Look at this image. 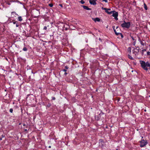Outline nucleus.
Listing matches in <instances>:
<instances>
[{
	"label": "nucleus",
	"instance_id": "12",
	"mask_svg": "<svg viewBox=\"0 0 150 150\" xmlns=\"http://www.w3.org/2000/svg\"><path fill=\"white\" fill-rule=\"evenodd\" d=\"M82 7H83V8L85 9H86V10H91V9L90 8H88V7L87 6H82Z\"/></svg>",
	"mask_w": 150,
	"mask_h": 150
},
{
	"label": "nucleus",
	"instance_id": "46",
	"mask_svg": "<svg viewBox=\"0 0 150 150\" xmlns=\"http://www.w3.org/2000/svg\"><path fill=\"white\" fill-rule=\"evenodd\" d=\"M2 136V137H4V135L3 134H2V136Z\"/></svg>",
	"mask_w": 150,
	"mask_h": 150
},
{
	"label": "nucleus",
	"instance_id": "48",
	"mask_svg": "<svg viewBox=\"0 0 150 150\" xmlns=\"http://www.w3.org/2000/svg\"><path fill=\"white\" fill-rule=\"evenodd\" d=\"M2 140V137H0V141H1Z\"/></svg>",
	"mask_w": 150,
	"mask_h": 150
},
{
	"label": "nucleus",
	"instance_id": "55",
	"mask_svg": "<svg viewBox=\"0 0 150 150\" xmlns=\"http://www.w3.org/2000/svg\"><path fill=\"white\" fill-rule=\"evenodd\" d=\"M23 125L24 126H25V125H26L24 124H23Z\"/></svg>",
	"mask_w": 150,
	"mask_h": 150
},
{
	"label": "nucleus",
	"instance_id": "53",
	"mask_svg": "<svg viewBox=\"0 0 150 150\" xmlns=\"http://www.w3.org/2000/svg\"><path fill=\"white\" fill-rule=\"evenodd\" d=\"M63 28H64V27H64V26H65V25H64V24H63Z\"/></svg>",
	"mask_w": 150,
	"mask_h": 150
},
{
	"label": "nucleus",
	"instance_id": "3",
	"mask_svg": "<svg viewBox=\"0 0 150 150\" xmlns=\"http://www.w3.org/2000/svg\"><path fill=\"white\" fill-rule=\"evenodd\" d=\"M140 63L142 67L145 70L147 71L148 68L146 67V62L144 61H140Z\"/></svg>",
	"mask_w": 150,
	"mask_h": 150
},
{
	"label": "nucleus",
	"instance_id": "15",
	"mask_svg": "<svg viewBox=\"0 0 150 150\" xmlns=\"http://www.w3.org/2000/svg\"><path fill=\"white\" fill-rule=\"evenodd\" d=\"M8 21L9 22V23H12L13 22V20H12V19L10 17L8 18Z\"/></svg>",
	"mask_w": 150,
	"mask_h": 150
},
{
	"label": "nucleus",
	"instance_id": "22",
	"mask_svg": "<svg viewBox=\"0 0 150 150\" xmlns=\"http://www.w3.org/2000/svg\"><path fill=\"white\" fill-rule=\"evenodd\" d=\"M80 2L82 4H84L85 3V2L83 1V0H81V1H80Z\"/></svg>",
	"mask_w": 150,
	"mask_h": 150
},
{
	"label": "nucleus",
	"instance_id": "35",
	"mask_svg": "<svg viewBox=\"0 0 150 150\" xmlns=\"http://www.w3.org/2000/svg\"><path fill=\"white\" fill-rule=\"evenodd\" d=\"M136 49L137 50L139 51V47H137L136 48Z\"/></svg>",
	"mask_w": 150,
	"mask_h": 150
},
{
	"label": "nucleus",
	"instance_id": "20",
	"mask_svg": "<svg viewBox=\"0 0 150 150\" xmlns=\"http://www.w3.org/2000/svg\"><path fill=\"white\" fill-rule=\"evenodd\" d=\"M13 24H15L16 23V22H17V21H16L15 20H13Z\"/></svg>",
	"mask_w": 150,
	"mask_h": 150
},
{
	"label": "nucleus",
	"instance_id": "57",
	"mask_svg": "<svg viewBox=\"0 0 150 150\" xmlns=\"http://www.w3.org/2000/svg\"><path fill=\"white\" fill-rule=\"evenodd\" d=\"M96 91H98V89H96Z\"/></svg>",
	"mask_w": 150,
	"mask_h": 150
},
{
	"label": "nucleus",
	"instance_id": "51",
	"mask_svg": "<svg viewBox=\"0 0 150 150\" xmlns=\"http://www.w3.org/2000/svg\"><path fill=\"white\" fill-rule=\"evenodd\" d=\"M105 128H108V126L107 125L105 127Z\"/></svg>",
	"mask_w": 150,
	"mask_h": 150
},
{
	"label": "nucleus",
	"instance_id": "26",
	"mask_svg": "<svg viewBox=\"0 0 150 150\" xmlns=\"http://www.w3.org/2000/svg\"><path fill=\"white\" fill-rule=\"evenodd\" d=\"M140 43L143 46L144 45V43L142 41H140Z\"/></svg>",
	"mask_w": 150,
	"mask_h": 150
},
{
	"label": "nucleus",
	"instance_id": "31",
	"mask_svg": "<svg viewBox=\"0 0 150 150\" xmlns=\"http://www.w3.org/2000/svg\"><path fill=\"white\" fill-rule=\"evenodd\" d=\"M47 29V27L46 26H45L44 27V28H43V29L45 30H46Z\"/></svg>",
	"mask_w": 150,
	"mask_h": 150
},
{
	"label": "nucleus",
	"instance_id": "60",
	"mask_svg": "<svg viewBox=\"0 0 150 150\" xmlns=\"http://www.w3.org/2000/svg\"><path fill=\"white\" fill-rule=\"evenodd\" d=\"M149 46L150 47V44L149 45Z\"/></svg>",
	"mask_w": 150,
	"mask_h": 150
},
{
	"label": "nucleus",
	"instance_id": "23",
	"mask_svg": "<svg viewBox=\"0 0 150 150\" xmlns=\"http://www.w3.org/2000/svg\"><path fill=\"white\" fill-rule=\"evenodd\" d=\"M99 114H100V115L101 116L102 115H104V113L102 112V111H101L100 112V113H99Z\"/></svg>",
	"mask_w": 150,
	"mask_h": 150
},
{
	"label": "nucleus",
	"instance_id": "18",
	"mask_svg": "<svg viewBox=\"0 0 150 150\" xmlns=\"http://www.w3.org/2000/svg\"><path fill=\"white\" fill-rule=\"evenodd\" d=\"M51 106V104L49 103L46 106V107L48 108H50Z\"/></svg>",
	"mask_w": 150,
	"mask_h": 150
},
{
	"label": "nucleus",
	"instance_id": "17",
	"mask_svg": "<svg viewBox=\"0 0 150 150\" xmlns=\"http://www.w3.org/2000/svg\"><path fill=\"white\" fill-rule=\"evenodd\" d=\"M28 49L26 47H24L23 49V50L24 51H26Z\"/></svg>",
	"mask_w": 150,
	"mask_h": 150
},
{
	"label": "nucleus",
	"instance_id": "58",
	"mask_svg": "<svg viewBox=\"0 0 150 150\" xmlns=\"http://www.w3.org/2000/svg\"><path fill=\"white\" fill-rule=\"evenodd\" d=\"M144 111H146V110H145Z\"/></svg>",
	"mask_w": 150,
	"mask_h": 150
},
{
	"label": "nucleus",
	"instance_id": "16",
	"mask_svg": "<svg viewBox=\"0 0 150 150\" xmlns=\"http://www.w3.org/2000/svg\"><path fill=\"white\" fill-rule=\"evenodd\" d=\"M128 58L131 60H134V59L130 55H128Z\"/></svg>",
	"mask_w": 150,
	"mask_h": 150
},
{
	"label": "nucleus",
	"instance_id": "61",
	"mask_svg": "<svg viewBox=\"0 0 150 150\" xmlns=\"http://www.w3.org/2000/svg\"><path fill=\"white\" fill-rule=\"evenodd\" d=\"M149 50H150V49H149Z\"/></svg>",
	"mask_w": 150,
	"mask_h": 150
},
{
	"label": "nucleus",
	"instance_id": "56",
	"mask_svg": "<svg viewBox=\"0 0 150 150\" xmlns=\"http://www.w3.org/2000/svg\"><path fill=\"white\" fill-rule=\"evenodd\" d=\"M144 54V52H143L142 51V54Z\"/></svg>",
	"mask_w": 150,
	"mask_h": 150
},
{
	"label": "nucleus",
	"instance_id": "24",
	"mask_svg": "<svg viewBox=\"0 0 150 150\" xmlns=\"http://www.w3.org/2000/svg\"><path fill=\"white\" fill-rule=\"evenodd\" d=\"M114 32H115V34L116 35H118V33H117L116 30H115Z\"/></svg>",
	"mask_w": 150,
	"mask_h": 150
},
{
	"label": "nucleus",
	"instance_id": "39",
	"mask_svg": "<svg viewBox=\"0 0 150 150\" xmlns=\"http://www.w3.org/2000/svg\"><path fill=\"white\" fill-rule=\"evenodd\" d=\"M115 19L116 20H118V18H117V17H115Z\"/></svg>",
	"mask_w": 150,
	"mask_h": 150
},
{
	"label": "nucleus",
	"instance_id": "2",
	"mask_svg": "<svg viewBox=\"0 0 150 150\" xmlns=\"http://www.w3.org/2000/svg\"><path fill=\"white\" fill-rule=\"evenodd\" d=\"M130 25V22H126L125 21H124L123 23L121 24V26L123 28H129Z\"/></svg>",
	"mask_w": 150,
	"mask_h": 150
},
{
	"label": "nucleus",
	"instance_id": "13",
	"mask_svg": "<svg viewBox=\"0 0 150 150\" xmlns=\"http://www.w3.org/2000/svg\"><path fill=\"white\" fill-rule=\"evenodd\" d=\"M18 20L19 21H21L23 20V19L21 16H19L18 17Z\"/></svg>",
	"mask_w": 150,
	"mask_h": 150
},
{
	"label": "nucleus",
	"instance_id": "5",
	"mask_svg": "<svg viewBox=\"0 0 150 150\" xmlns=\"http://www.w3.org/2000/svg\"><path fill=\"white\" fill-rule=\"evenodd\" d=\"M101 119V115H100L99 114L98 115L95 116V119L97 121Z\"/></svg>",
	"mask_w": 150,
	"mask_h": 150
},
{
	"label": "nucleus",
	"instance_id": "25",
	"mask_svg": "<svg viewBox=\"0 0 150 150\" xmlns=\"http://www.w3.org/2000/svg\"><path fill=\"white\" fill-rule=\"evenodd\" d=\"M9 111L11 113H12L13 112V109L12 108H11L9 110Z\"/></svg>",
	"mask_w": 150,
	"mask_h": 150
},
{
	"label": "nucleus",
	"instance_id": "10",
	"mask_svg": "<svg viewBox=\"0 0 150 150\" xmlns=\"http://www.w3.org/2000/svg\"><path fill=\"white\" fill-rule=\"evenodd\" d=\"M14 15H16L17 16H19L15 12H11V18H14Z\"/></svg>",
	"mask_w": 150,
	"mask_h": 150
},
{
	"label": "nucleus",
	"instance_id": "36",
	"mask_svg": "<svg viewBox=\"0 0 150 150\" xmlns=\"http://www.w3.org/2000/svg\"><path fill=\"white\" fill-rule=\"evenodd\" d=\"M19 25L17 23H16V27H19Z\"/></svg>",
	"mask_w": 150,
	"mask_h": 150
},
{
	"label": "nucleus",
	"instance_id": "28",
	"mask_svg": "<svg viewBox=\"0 0 150 150\" xmlns=\"http://www.w3.org/2000/svg\"><path fill=\"white\" fill-rule=\"evenodd\" d=\"M115 26H112V28L114 31V32L115 31V30H116L115 29Z\"/></svg>",
	"mask_w": 150,
	"mask_h": 150
},
{
	"label": "nucleus",
	"instance_id": "49",
	"mask_svg": "<svg viewBox=\"0 0 150 150\" xmlns=\"http://www.w3.org/2000/svg\"><path fill=\"white\" fill-rule=\"evenodd\" d=\"M135 51H134V50L133 51V53L134 54L135 52Z\"/></svg>",
	"mask_w": 150,
	"mask_h": 150
},
{
	"label": "nucleus",
	"instance_id": "29",
	"mask_svg": "<svg viewBox=\"0 0 150 150\" xmlns=\"http://www.w3.org/2000/svg\"><path fill=\"white\" fill-rule=\"evenodd\" d=\"M65 68L67 70V69H68L69 67L67 66H66L65 67Z\"/></svg>",
	"mask_w": 150,
	"mask_h": 150
},
{
	"label": "nucleus",
	"instance_id": "43",
	"mask_svg": "<svg viewBox=\"0 0 150 150\" xmlns=\"http://www.w3.org/2000/svg\"><path fill=\"white\" fill-rule=\"evenodd\" d=\"M67 72H65V73H64V75L66 76L67 75Z\"/></svg>",
	"mask_w": 150,
	"mask_h": 150
},
{
	"label": "nucleus",
	"instance_id": "30",
	"mask_svg": "<svg viewBox=\"0 0 150 150\" xmlns=\"http://www.w3.org/2000/svg\"><path fill=\"white\" fill-rule=\"evenodd\" d=\"M55 98L54 97H52V99L53 100H54L55 99Z\"/></svg>",
	"mask_w": 150,
	"mask_h": 150
},
{
	"label": "nucleus",
	"instance_id": "34",
	"mask_svg": "<svg viewBox=\"0 0 150 150\" xmlns=\"http://www.w3.org/2000/svg\"><path fill=\"white\" fill-rule=\"evenodd\" d=\"M120 35L121 36V38H122L124 37L123 35L122 34V33Z\"/></svg>",
	"mask_w": 150,
	"mask_h": 150
},
{
	"label": "nucleus",
	"instance_id": "45",
	"mask_svg": "<svg viewBox=\"0 0 150 150\" xmlns=\"http://www.w3.org/2000/svg\"><path fill=\"white\" fill-rule=\"evenodd\" d=\"M122 33H118V35H120Z\"/></svg>",
	"mask_w": 150,
	"mask_h": 150
},
{
	"label": "nucleus",
	"instance_id": "11",
	"mask_svg": "<svg viewBox=\"0 0 150 150\" xmlns=\"http://www.w3.org/2000/svg\"><path fill=\"white\" fill-rule=\"evenodd\" d=\"M92 19L95 22H96V21L99 22L100 21V19L98 18H93Z\"/></svg>",
	"mask_w": 150,
	"mask_h": 150
},
{
	"label": "nucleus",
	"instance_id": "27",
	"mask_svg": "<svg viewBox=\"0 0 150 150\" xmlns=\"http://www.w3.org/2000/svg\"><path fill=\"white\" fill-rule=\"evenodd\" d=\"M131 38H132V40H133V41H135L136 40H135V39H134V38L133 37V36H131Z\"/></svg>",
	"mask_w": 150,
	"mask_h": 150
},
{
	"label": "nucleus",
	"instance_id": "42",
	"mask_svg": "<svg viewBox=\"0 0 150 150\" xmlns=\"http://www.w3.org/2000/svg\"><path fill=\"white\" fill-rule=\"evenodd\" d=\"M99 40L101 42H102V40L100 38H99Z\"/></svg>",
	"mask_w": 150,
	"mask_h": 150
},
{
	"label": "nucleus",
	"instance_id": "7",
	"mask_svg": "<svg viewBox=\"0 0 150 150\" xmlns=\"http://www.w3.org/2000/svg\"><path fill=\"white\" fill-rule=\"evenodd\" d=\"M99 145L102 147L104 145V142L103 140L100 139L99 140Z\"/></svg>",
	"mask_w": 150,
	"mask_h": 150
},
{
	"label": "nucleus",
	"instance_id": "40",
	"mask_svg": "<svg viewBox=\"0 0 150 150\" xmlns=\"http://www.w3.org/2000/svg\"><path fill=\"white\" fill-rule=\"evenodd\" d=\"M146 49H144L143 50H142V51L143 52H144V51H146Z\"/></svg>",
	"mask_w": 150,
	"mask_h": 150
},
{
	"label": "nucleus",
	"instance_id": "50",
	"mask_svg": "<svg viewBox=\"0 0 150 150\" xmlns=\"http://www.w3.org/2000/svg\"><path fill=\"white\" fill-rule=\"evenodd\" d=\"M107 9H108V10L110 11V10H111V9L110 8H108V9L107 8Z\"/></svg>",
	"mask_w": 150,
	"mask_h": 150
},
{
	"label": "nucleus",
	"instance_id": "14",
	"mask_svg": "<svg viewBox=\"0 0 150 150\" xmlns=\"http://www.w3.org/2000/svg\"><path fill=\"white\" fill-rule=\"evenodd\" d=\"M144 9H145V10H147L148 9V8H147V5L145 3H144Z\"/></svg>",
	"mask_w": 150,
	"mask_h": 150
},
{
	"label": "nucleus",
	"instance_id": "47",
	"mask_svg": "<svg viewBox=\"0 0 150 150\" xmlns=\"http://www.w3.org/2000/svg\"><path fill=\"white\" fill-rule=\"evenodd\" d=\"M24 130L25 131H27V130L26 129H24Z\"/></svg>",
	"mask_w": 150,
	"mask_h": 150
},
{
	"label": "nucleus",
	"instance_id": "41",
	"mask_svg": "<svg viewBox=\"0 0 150 150\" xmlns=\"http://www.w3.org/2000/svg\"><path fill=\"white\" fill-rule=\"evenodd\" d=\"M59 5L60 6H61V7H63V6H62V4H59Z\"/></svg>",
	"mask_w": 150,
	"mask_h": 150
},
{
	"label": "nucleus",
	"instance_id": "38",
	"mask_svg": "<svg viewBox=\"0 0 150 150\" xmlns=\"http://www.w3.org/2000/svg\"><path fill=\"white\" fill-rule=\"evenodd\" d=\"M63 71H64L65 72H67V70L66 69H64L63 70Z\"/></svg>",
	"mask_w": 150,
	"mask_h": 150
},
{
	"label": "nucleus",
	"instance_id": "8",
	"mask_svg": "<svg viewBox=\"0 0 150 150\" xmlns=\"http://www.w3.org/2000/svg\"><path fill=\"white\" fill-rule=\"evenodd\" d=\"M114 11L112 13H113L112 16L114 17H117L118 16V12H116L115 11Z\"/></svg>",
	"mask_w": 150,
	"mask_h": 150
},
{
	"label": "nucleus",
	"instance_id": "4",
	"mask_svg": "<svg viewBox=\"0 0 150 150\" xmlns=\"http://www.w3.org/2000/svg\"><path fill=\"white\" fill-rule=\"evenodd\" d=\"M101 8L102 9L104 10L105 11V12L107 13L108 14H111L114 11H108V9L107 8H104L103 7H102Z\"/></svg>",
	"mask_w": 150,
	"mask_h": 150
},
{
	"label": "nucleus",
	"instance_id": "19",
	"mask_svg": "<svg viewBox=\"0 0 150 150\" xmlns=\"http://www.w3.org/2000/svg\"><path fill=\"white\" fill-rule=\"evenodd\" d=\"M128 51L130 53L131 52V48L130 47H129L128 48Z\"/></svg>",
	"mask_w": 150,
	"mask_h": 150
},
{
	"label": "nucleus",
	"instance_id": "54",
	"mask_svg": "<svg viewBox=\"0 0 150 150\" xmlns=\"http://www.w3.org/2000/svg\"><path fill=\"white\" fill-rule=\"evenodd\" d=\"M143 137L142 136V139H143Z\"/></svg>",
	"mask_w": 150,
	"mask_h": 150
},
{
	"label": "nucleus",
	"instance_id": "6",
	"mask_svg": "<svg viewBox=\"0 0 150 150\" xmlns=\"http://www.w3.org/2000/svg\"><path fill=\"white\" fill-rule=\"evenodd\" d=\"M97 0H89V3L93 5H96V1Z\"/></svg>",
	"mask_w": 150,
	"mask_h": 150
},
{
	"label": "nucleus",
	"instance_id": "52",
	"mask_svg": "<svg viewBox=\"0 0 150 150\" xmlns=\"http://www.w3.org/2000/svg\"><path fill=\"white\" fill-rule=\"evenodd\" d=\"M118 28H119V27L118 26H117L116 27V29H117Z\"/></svg>",
	"mask_w": 150,
	"mask_h": 150
},
{
	"label": "nucleus",
	"instance_id": "1",
	"mask_svg": "<svg viewBox=\"0 0 150 150\" xmlns=\"http://www.w3.org/2000/svg\"><path fill=\"white\" fill-rule=\"evenodd\" d=\"M140 146L141 147H144L147 145L148 142L146 140H145L144 139H142L139 141Z\"/></svg>",
	"mask_w": 150,
	"mask_h": 150
},
{
	"label": "nucleus",
	"instance_id": "32",
	"mask_svg": "<svg viewBox=\"0 0 150 150\" xmlns=\"http://www.w3.org/2000/svg\"><path fill=\"white\" fill-rule=\"evenodd\" d=\"M147 54L148 55H149L150 54V52H147Z\"/></svg>",
	"mask_w": 150,
	"mask_h": 150
},
{
	"label": "nucleus",
	"instance_id": "21",
	"mask_svg": "<svg viewBox=\"0 0 150 150\" xmlns=\"http://www.w3.org/2000/svg\"><path fill=\"white\" fill-rule=\"evenodd\" d=\"M49 6L50 7H52L53 6V4H52V3H51V4H49Z\"/></svg>",
	"mask_w": 150,
	"mask_h": 150
},
{
	"label": "nucleus",
	"instance_id": "9",
	"mask_svg": "<svg viewBox=\"0 0 150 150\" xmlns=\"http://www.w3.org/2000/svg\"><path fill=\"white\" fill-rule=\"evenodd\" d=\"M42 18H44L46 21L47 20H48L49 18V17L47 16V15L45 14L44 16H42Z\"/></svg>",
	"mask_w": 150,
	"mask_h": 150
},
{
	"label": "nucleus",
	"instance_id": "33",
	"mask_svg": "<svg viewBox=\"0 0 150 150\" xmlns=\"http://www.w3.org/2000/svg\"><path fill=\"white\" fill-rule=\"evenodd\" d=\"M103 1H105L106 3H107L108 2V0H102Z\"/></svg>",
	"mask_w": 150,
	"mask_h": 150
},
{
	"label": "nucleus",
	"instance_id": "44",
	"mask_svg": "<svg viewBox=\"0 0 150 150\" xmlns=\"http://www.w3.org/2000/svg\"><path fill=\"white\" fill-rule=\"evenodd\" d=\"M65 30H68V28H65Z\"/></svg>",
	"mask_w": 150,
	"mask_h": 150
},
{
	"label": "nucleus",
	"instance_id": "59",
	"mask_svg": "<svg viewBox=\"0 0 150 150\" xmlns=\"http://www.w3.org/2000/svg\"><path fill=\"white\" fill-rule=\"evenodd\" d=\"M49 148H50V147H51V146H49Z\"/></svg>",
	"mask_w": 150,
	"mask_h": 150
},
{
	"label": "nucleus",
	"instance_id": "37",
	"mask_svg": "<svg viewBox=\"0 0 150 150\" xmlns=\"http://www.w3.org/2000/svg\"><path fill=\"white\" fill-rule=\"evenodd\" d=\"M136 40H135L133 43V45H135V43H136Z\"/></svg>",
	"mask_w": 150,
	"mask_h": 150
}]
</instances>
